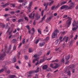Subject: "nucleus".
I'll use <instances>...</instances> for the list:
<instances>
[{
	"instance_id": "f257e3e1",
	"label": "nucleus",
	"mask_w": 78,
	"mask_h": 78,
	"mask_svg": "<svg viewBox=\"0 0 78 78\" xmlns=\"http://www.w3.org/2000/svg\"><path fill=\"white\" fill-rule=\"evenodd\" d=\"M78 27V22L77 21H74L73 23L72 30L73 31H75Z\"/></svg>"
},
{
	"instance_id": "f03ea898",
	"label": "nucleus",
	"mask_w": 78,
	"mask_h": 78,
	"mask_svg": "<svg viewBox=\"0 0 78 78\" xmlns=\"http://www.w3.org/2000/svg\"><path fill=\"white\" fill-rule=\"evenodd\" d=\"M6 50H7L6 48L5 50H2V52L4 53V54L0 55V60H1V61H2L4 60V57H5V53L6 52Z\"/></svg>"
},
{
	"instance_id": "7ed1b4c3",
	"label": "nucleus",
	"mask_w": 78,
	"mask_h": 78,
	"mask_svg": "<svg viewBox=\"0 0 78 78\" xmlns=\"http://www.w3.org/2000/svg\"><path fill=\"white\" fill-rule=\"evenodd\" d=\"M59 32L58 31V30L57 29L55 30L52 34V38H55V37H57V34Z\"/></svg>"
},
{
	"instance_id": "20e7f679",
	"label": "nucleus",
	"mask_w": 78,
	"mask_h": 78,
	"mask_svg": "<svg viewBox=\"0 0 78 78\" xmlns=\"http://www.w3.org/2000/svg\"><path fill=\"white\" fill-rule=\"evenodd\" d=\"M42 55V52H40L38 53V54L37 55V54H36L35 55H34V58H37V59H35L33 60V63H34L36 61H38V59H39V57H38V56H41Z\"/></svg>"
},
{
	"instance_id": "39448f33",
	"label": "nucleus",
	"mask_w": 78,
	"mask_h": 78,
	"mask_svg": "<svg viewBox=\"0 0 78 78\" xmlns=\"http://www.w3.org/2000/svg\"><path fill=\"white\" fill-rule=\"evenodd\" d=\"M72 22V18H68V20L66 21V23L68 25H67V27H69L70 26L71 24V22Z\"/></svg>"
},
{
	"instance_id": "423d86ee",
	"label": "nucleus",
	"mask_w": 78,
	"mask_h": 78,
	"mask_svg": "<svg viewBox=\"0 0 78 78\" xmlns=\"http://www.w3.org/2000/svg\"><path fill=\"white\" fill-rule=\"evenodd\" d=\"M39 68L38 67L37 68L36 70L30 71V72H29V74H31L32 73H34V72H35V73H37V72H39Z\"/></svg>"
},
{
	"instance_id": "0eeeda50",
	"label": "nucleus",
	"mask_w": 78,
	"mask_h": 78,
	"mask_svg": "<svg viewBox=\"0 0 78 78\" xmlns=\"http://www.w3.org/2000/svg\"><path fill=\"white\" fill-rule=\"evenodd\" d=\"M58 64H56L55 66L54 64H50V67L53 68V69H56V68H58Z\"/></svg>"
},
{
	"instance_id": "6e6552de",
	"label": "nucleus",
	"mask_w": 78,
	"mask_h": 78,
	"mask_svg": "<svg viewBox=\"0 0 78 78\" xmlns=\"http://www.w3.org/2000/svg\"><path fill=\"white\" fill-rule=\"evenodd\" d=\"M75 2H73L71 3L70 4V7H69L68 8V9H72V8H73V7H74V6H75Z\"/></svg>"
},
{
	"instance_id": "1a4fd4ad",
	"label": "nucleus",
	"mask_w": 78,
	"mask_h": 78,
	"mask_svg": "<svg viewBox=\"0 0 78 78\" xmlns=\"http://www.w3.org/2000/svg\"><path fill=\"white\" fill-rule=\"evenodd\" d=\"M48 3H44V6H46L45 7V8L44 9L43 11H46L47 10V6H48Z\"/></svg>"
},
{
	"instance_id": "9d476101",
	"label": "nucleus",
	"mask_w": 78,
	"mask_h": 78,
	"mask_svg": "<svg viewBox=\"0 0 78 78\" xmlns=\"http://www.w3.org/2000/svg\"><path fill=\"white\" fill-rule=\"evenodd\" d=\"M65 37H64L63 38H62V37H59V39L60 40V42H63V41H65Z\"/></svg>"
},
{
	"instance_id": "9b49d317",
	"label": "nucleus",
	"mask_w": 78,
	"mask_h": 78,
	"mask_svg": "<svg viewBox=\"0 0 78 78\" xmlns=\"http://www.w3.org/2000/svg\"><path fill=\"white\" fill-rule=\"evenodd\" d=\"M68 8V6L67 5H63L62 6L61 8V9H67Z\"/></svg>"
},
{
	"instance_id": "f8f14e48",
	"label": "nucleus",
	"mask_w": 78,
	"mask_h": 78,
	"mask_svg": "<svg viewBox=\"0 0 78 78\" xmlns=\"http://www.w3.org/2000/svg\"><path fill=\"white\" fill-rule=\"evenodd\" d=\"M65 73H67L68 75H69V76H70V75H71V73H70V71L69 70H66L65 71Z\"/></svg>"
},
{
	"instance_id": "ddd939ff",
	"label": "nucleus",
	"mask_w": 78,
	"mask_h": 78,
	"mask_svg": "<svg viewBox=\"0 0 78 78\" xmlns=\"http://www.w3.org/2000/svg\"><path fill=\"white\" fill-rule=\"evenodd\" d=\"M11 46H10L9 48V50L6 52V53H8L9 55L11 53V52H10V50H11Z\"/></svg>"
},
{
	"instance_id": "4468645a",
	"label": "nucleus",
	"mask_w": 78,
	"mask_h": 78,
	"mask_svg": "<svg viewBox=\"0 0 78 78\" xmlns=\"http://www.w3.org/2000/svg\"><path fill=\"white\" fill-rule=\"evenodd\" d=\"M35 17L36 18V20H38V19H39V18L40 17V15H39L38 13H36Z\"/></svg>"
},
{
	"instance_id": "2eb2a0df",
	"label": "nucleus",
	"mask_w": 78,
	"mask_h": 78,
	"mask_svg": "<svg viewBox=\"0 0 78 78\" xmlns=\"http://www.w3.org/2000/svg\"><path fill=\"white\" fill-rule=\"evenodd\" d=\"M31 15H32V13H31L30 14V15L29 16V17L30 18H31V19H34V16H35V14L33 13V16L31 17Z\"/></svg>"
},
{
	"instance_id": "dca6fc26",
	"label": "nucleus",
	"mask_w": 78,
	"mask_h": 78,
	"mask_svg": "<svg viewBox=\"0 0 78 78\" xmlns=\"http://www.w3.org/2000/svg\"><path fill=\"white\" fill-rule=\"evenodd\" d=\"M8 5H9V4L7 3L4 5H2L1 6L2 8H5V7H6V6H8Z\"/></svg>"
},
{
	"instance_id": "f3484780",
	"label": "nucleus",
	"mask_w": 78,
	"mask_h": 78,
	"mask_svg": "<svg viewBox=\"0 0 78 78\" xmlns=\"http://www.w3.org/2000/svg\"><path fill=\"white\" fill-rule=\"evenodd\" d=\"M45 44V43H40L39 44V45L40 47H42V46H43V45H44Z\"/></svg>"
},
{
	"instance_id": "a211bd4d",
	"label": "nucleus",
	"mask_w": 78,
	"mask_h": 78,
	"mask_svg": "<svg viewBox=\"0 0 78 78\" xmlns=\"http://www.w3.org/2000/svg\"><path fill=\"white\" fill-rule=\"evenodd\" d=\"M32 3H33L32 2H30V4H29V6L28 8V9H30V8H31Z\"/></svg>"
},
{
	"instance_id": "6ab92c4d",
	"label": "nucleus",
	"mask_w": 78,
	"mask_h": 78,
	"mask_svg": "<svg viewBox=\"0 0 78 78\" xmlns=\"http://www.w3.org/2000/svg\"><path fill=\"white\" fill-rule=\"evenodd\" d=\"M9 77L10 78H14L16 77L14 75H9Z\"/></svg>"
},
{
	"instance_id": "aec40b11",
	"label": "nucleus",
	"mask_w": 78,
	"mask_h": 78,
	"mask_svg": "<svg viewBox=\"0 0 78 78\" xmlns=\"http://www.w3.org/2000/svg\"><path fill=\"white\" fill-rule=\"evenodd\" d=\"M47 67H48L47 66L45 65L43 66V69H47Z\"/></svg>"
},
{
	"instance_id": "412c9836",
	"label": "nucleus",
	"mask_w": 78,
	"mask_h": 78,
	"mask_svg": "<svg viewBox=\"0 0 78 78\" xmlns=\"http://www.w3.org/2000/svg\"><path fill=\"white\" fill-rule=\"evenodd\" d=\"M44 61H45V59H41L39 63H42L43 62H44Z\"/></svg>"
},
{
	"instance_id": "4be33fe9",
	"label": "nucleus",
	"mask_w": 78,
	"mask_h": 78,
	"mask_svg": "<svg viewBox=\"0 0 78 78\" xmlns=\"http://www.w3.org/2000/svg\"><path fill=\"white\" fill-rule=\"evenodd\" d=\"M69 58H70V56L69 55H68L66 57V60H69Z\"/></svg>"
},
{
	"instance_id": "5701e85b",
	"label": "nucleus",
	"mask_w": 78,
	"mask_h": 78,
	"mask_svg": "<svg viewBox=\"0 0 78 78\" xmlns=\"http://www.w3.org/2000/svg\"><path fill=\"white\" fill-rule=\"evenodd\" d=\"M41 29H38V32L40 34H41Z\"/></svg>"
},
{
	"instance_id": "b1692460",
	"label": "nucleus",
	"mask_w": 78,
	"mask_h": 78,
	"mask_svg": "<svg viewBox=\"0 0 78 78\" xmlns=\"http://www.w3.org/2000/svg\"><path fill=\"white\" fill-rule=\"evenodd\" d=\"M45 17H46V15H45L42 18L41 21H43V20H44L45 19Z\"/></svg>"
},
{
	"instance_id": "393cba45",
	"label": "nucleus",
	"mask_w": 78,
	"mask_h": 78,
	"mask_svg": "<svg viewBox=\"0 0 78 78\" xmlns=\"http://www.w3.org/2000/svg\"><path fill=\"white\" fill-rule=\"evenodd\" d=\"M23 19H20L18 20V22H23Z\"/></svg>"
},
{
	"instance_id": "a878e982",
	"label": "nucleus",
	"mask_w": 78,
	"mask_h": 78,
	"mask_svg": "<svg viewBox=\"0 0 78 78\" xmlns=\"http://www.w3.org/2000/svg\"><path fill=\"white\" fill-rule=\"evenodd\" d=\"M12 62H16V58H14L12 60Z\"/></svg>"
},
{
	"instance_id": "bb28decb",
	"label": "nucleus",
	"mask_w": 78,
	"mask_h": 78,
	"mask_svg": "<svg viewBox=\"0 0 78 78\" xmlns=\"http://www.w3.org/2000/svg\"><path fill=\"white\" fill-rule=\"evenodd\" d=\"M48 39H49V37H47L45 39V41H48Z\"/></svg>"
},
{
	"instance_id": "cd10ccee",
	"label": "nucleus",
	"mask_w": 78,
	"mask_h": 78,
	"mask_svg": "<svg viewBox=\"0 0 78 78\" xmlns=\"http://www.w3.org/2000/svg\"><path fill=\"white\" fill-rule=\"evenodd\" d=\"M44 31H46V32H48V28L47 27H46V30H44Z\"/></svg>"
},
{
	"instance_id": "c85d7f7f",
	"label": "nucleus",
	"mask_w": 78,
	"mask_h": 78,
	"mask_svg": "<svg viewBox=\"0 0 78 78\" xmlns=\"http://www.w3.org/2000/svg\"><path fill=\"white\" fill-rule=\"evenodd\" d=\"M67 3L66 2H62L61 3V5H64V4H66V3Z\"/></svg>"
},
{
	"instance_id": "c756f323",
	"label": "nucleus",
	"mask_w": 78,
	"mask_h": 78,
	"mask_svg": "<svg viewBox=\"0 0 78 78\" xmlns=\"http://www.w3.org/2000/svg\"><path fill=\"white\" fill-rule=\"evenodd\" d=\"M52 19V17H49V18H47L48 20H49L50 21V20H51V19Z\"/></svg>"
},
{
	"instance_id": "7c9ffc66",
	"label": "nucleus",
	"mask_w": 78,
	"mask_h": 78,
	"mask_svg": "<svg viewBox=\"0 0 78 78\" xmlns=\"http://www.w3.org/2000/svg\"><path fill=\"white\" fill-rule=\"evenodd\" d=\"M67 33V31H65L64 32H61V34H65V33Z\"/></svg>"
},
{
	"instance_id": "2f4dec72",
	"label": "nucleus",
	"mask_w": 78,
	"mask_h": 78,
	"mask_svg": "<svg viewBox=\"0 0 78 78\" xmlns=\"http://www.w3.org/2000/svg\"><path fill=\"white\" fill-rule=\"evenodd\" d=\"M31 62H29L28 63V65L29 67H31Z\"/></svg>"
},
{
	"instance_id": "473e14b6",
	"label": "nucleus",
	"mask_w": 78,
	"mask_h": 78,
	"mask_svg": "<svg viewBox=\"0 0 78 78\" xmlns=\"http://www.w3.org/2000/svg\"><path fill=\"white\" fill-rule=\"evenodd\" d=\"M68 40H69V37H67L66 39V42H67L68 41Z\"/></svg>"
},
{
	"instance_id": "72a5a7b5",
	"label": "nucleus",
	"mask_w": 78,
	"mask_h": 78,
	"mask_svg": "<svg viewBox=\"0 0 78 78\" xmlns=\"http://www.w3.org/2000/svg\"><path fill=\"white\" fill-rule=\"evenodd\" d=\"M69 67L70 69H72V68H73V67H74V66H73V65H71L69 66Z\"/></svg>"
},
{
	"instance_id": "f704fd0d",
	"label": "nucleus",
	"mask_w": 78,
	"mask_h": 78,
	"mask_svg": "<svg viewBox=\"0 0 78 78\" xmlns=\"http://www.w3.org/2000/svg\"><path fill=\"white\" fill-rule=\"evenodd\" d=\"M18 2L20 3H22V2H24V1L23 0H19Z\"/></svg>"
},
{
	"instance_id": "c9c22d12",
	"label": "nucleus",
	"mask_w": 78,
	"mask_h": 78,
	"mask_svg": "<svg viewBox=\"0 0 78 78\" xmlns=\"http://www.w3.org/2000/svg\"><path fill=\"white\" fill-rule=\"evenodd\" d=\"M60 6V5H59L58 4V5L55 7V9H57V8H58Z\"/></svg>"
},
{
	"instance_id": "e433bc0d",
	"label": "nucleus",
	"mask_w": 78,
	"mask_h": 78,
	"mask_svg": "<svg viewBox=\"0 0 78 78\" xmlns=\"http://www.w3.org/2000/svg\"><path fill=\"white\" fill-rule=\"evenodd\" d=\"M27 3L26 2H24V3L23 4H22L23 6H25V5H27Z\"/></svg>"
},
{
	"instance_id": "4c0bfd02",
	"label": "nucleus",
	"mask_w": 78,
	"mask_h": 78,
	"mask_svg": "<svg viewBox=\"0 0 78 78\" xmlns=\"http://www.w3.org/2000/svg\"><path fill=\"white\" fill-rule=\"evenodd\" d=\"M61 62L62 63H64V58H63L62 59Z\"/></svg>"
},
{
	"instance_id": "58836bf2",
	"label": "nucleus",
	"mask_w": 78,
	"mask_h": 78,
	"mask_svg": "<svg viewBox=\"0 0 78 78\" xmlns=\"http://www.w3.org/2000/svg\"><path fill=\"white\" fill-rule=\"evenodd\" d=\"M59 41V39H57V40H56L55 41V43L56 44H58V42Z\"/></svg>"
},
{
	"instance_id": "ea45409f",
	"label": "nucleus",
	"mask_w": 78,
	"mask_h": 78,
	"mask_svg": "<svg viewBox=\"0 0 78 78\" xmlns=\"http://www.w3.org/2000/svg\"><path fill=\"white\" fill-rule=\"evenodd\" d=\"M24 58L25 59H28V56H27V55H25L24 56Z\"/></svg>"
},
{
	"instance_id": "a19ab883",
	"label": "nucleus",
	"mask_w": 78,
	"mask_h": 78,
	"mask_svg": "<svg viewBox=\"0 0 78 78\" xmlns=\"http://www.w3.org/2000/svg\"><path fill=\"white\" fill-rule=\"evenodd\" d=\"M77 37H78V35H76L75 37L74 38V39H75V40H76V39H77Z\"/></svg>"
},
{
	"instance_id": "79ce46f5",
	"label": "nucleus",
	"mask_w": 78,
	"mask_h": 78,
	"mask_svg": "<svg viewBox=\"0 0 78 78\" xmlns=\"http://www.w3.org/2000/svg\"><path fill=\"white\" fill-rule=\"evenodd\" d=\"M4 71V69H2L1 70H0V73H2V72H3Z\"/></svg>"
},
{
	"instance_id": "37998d69",
	"label": "nucleus",
	"mask_w": 78,
	"mask_h": 78,
	"mask_svg": "<svg viewBox=\"0 0 78 78\" xmlns=\"http://www.w3.org/2000/svg\"><path fill=\"white\" fill-rule=\"evenodd\" d=\"M26 27L28 29V30H30V27H29V26H26Z\"/></svg>"
},
{
	"instance_id": "c03bdc74",
	"label": "nucleus",
	"mask_w": 78,
	"mask_h": 78,
	"mask_svg": "<svg viewBox=\"0 0 78 78\" xmlns=\"http://www.w3.org/2000/svg\"><path fill=\"white\" fill-rule=\"evenodd\" d=\"M10 16V15L9 14H6L4 15V16L5 17H7V16Z\"/></svg>"
},
{
	"instance_id": "a18cd8bd",
	"label": "nucleus",
	"mask_w": 78,
	"mask_h": 78,
	"mask_svg": "<svg viewBox=\"0 0 78 78\" xmlns=\"http://www.w3.org/2000/svg\"><path fill=\"white\" fill-rule=\"evenodd\" d=\"M32 51H33V50H32L31 49H29V52L30 53H31V52H32Z\"/></svg>"
},
{
	"instance_id": "49530a36",
	"label": "nucleus",
	"mask_w": 78,
	"mask_h": 78,
	"mask_svg": "<svg viewBox=\"0 0 78 78\" xmlns=\"http://www.w3.org/2000/svg\"><path fill=\"white\" fill-rule=\"evenodd\" d=\"M39 39H38L37 40L36 42H35V43L37 44V43H38V42H39Z\"/></svg>"
},
{
	"instance_id": "de8ad7c7",
	"label": "nucleus",
	"mask_w": 78,
	"mask_h": 78,
	"mask_svg": "<svg viewBox=\"0 0 78 78\" xmlns=\"http://www.w3.org/2000/svg\"><path fill=\"white\" fill-rule=\"evenodd\" d=\"M69 61H66L65 64L67 65V64H68L69 63Z\"/></svg>"
},
{
	"instance_id": "09e8293b",
	"label": "nucleus",
	"mask_w": 78,
	"mask_h": 78,
	"mask_svg": "<svg viewBox=\"0 0 78 78\" xmlns=\"http://www.w3.org/2000/svg\"><path fill=\"white\" fill-rule=\"evenodd\" d=\"M27 77H28L29 78H31V77H32V76L30 75L28 76H27Z\"/></svg>"
},
{
	"instance_id": "8fccbe9b",
	"label": "nucleus",
	"mask_w": 78,
	"mask_h": 78,
	"mask_svg": "<svg viewBox=\"0 0 78 78\" xmlns=\"http://www.w3.org/2000/svg\"><path fill=\"white\" fill-rule=\"evenodd\" d=\"M12 36V35H11L9 37V39H11V37Z\"/></svg>"
},
{
	"instance_id": "3c124183",
	"label": "nucleus",
	"mask_w": 78,
	"mask_h": 78,
	"mask_svg": "<svg viewBox=\"0 0 78 78\" xmlns=\"http://www.w3.org/2000/svg\"><path fill=\"white\" fill-rule=\"evenodd\" d=\"M22 43H20V44L19 45L18 47L19 48L20 47H21V45H22Z\"/></svg>"
},
{
	"instance_id": "603ef678",
	"label": "nucleus",
	"mask_w": 78,
	"mask_h": 78,
	"mask_svg": "<svg viewBox=\"0 0 78 78\" xmlns=\"http://www.w3.org/2000/svg\"><path fill=\"white\" fill-rule=\"evenodd\" d=\"M44 10H43V11H42V13H41V15H42V16H43V15H44Z\"/></svg>"
},
{
	"instance_id": "864d4df0",
	"label": "nucleus",
	"mask_w": 78,
	"mask_h": 78,
	"mask_svg": "<svg viewBox=\"0 0 78 78\" xmlns=\"http://www.w3.org/2000/svg\"><path fill=\"white\" fill-rule=\"evenodd\" d=\"M25 20H27L28 21V18L27 17H26V16L25 17Z\"/></svg>"
},
{
	"instance_id": "5fc2aeb1",
	"label": "nucleus",
	"mask_w": 78,
	"mask_h": 78,
	"mask_svg": "<svg viewBox=\"0 0 78 78\" xmlns=\"http://www.w3.org/2000/svg\"><path fill=\"white\" fill-rule=\"evenodd\" d=\"M49 54H50V51L48 52L47 53V54H46V55L47 56H48V55H49Z\"/></svg>"
},
{
	"instance_id": "6e6d98bb",
	"label": "nucleus",
	"mask_w": 78,
	"mask_h": 78,
	"mask_svg": "<svg viewBox=\"0 0 78 78\" xmlns=\"http://www.w3.org/2000/svg\"><path fill=\"white\" fill-rule=\"evenodd\" d=\"M51 75V74H49L47 76H48V77H49V76H50V77Z\"/></svg>"
},
{
	"instance_id": "4d7b16f0",
	"label": "nucleus",
	"mask_w": 78,
	"mask_h": 78,
	"mask_svg": "<svg viewBox=\"0 0 78 78\" xmlns=\"http://www.w3.org/2000/svg\"><path fill=\"white\" fill-rule=\"evenodd\" d=\"M67 16V15H64L63 16V18H66V17Z\"/></svg>"
},
{
	"instance_id": "13d9d810",
	"label": "nucleus",
	"mask_w": 78,
	"mask_h": 78,
	"mask_svg": "<svg viewBox=\"0 0 78 78\" xmlns=\"http://www.w3.org/2000/svg\"><path fill=\"white\" fill-rule=\"evenodd\" d=\"M27 12H31V11H30V10L28 9V10L27 11Z\"/></svg>"
},
{
	"instance_id": "bf43d9fd",
	"label": "nucleus",
	"mask_w": 78,
	"mask_h": 78,
	"mask_svg": "<svg viewBox=\"0 0 78 78\" xmlns=\"http://www.w3.org/2000/svg\"><path fill=\"white\" fill-rule=\"evenodd\" d=\"M72 72L73 73H75V69H72Z\"/></svg>"
},
{
	"instance_id": "052dcab7",
	"label": "nucleus",
	"mask_w": 78,
	"mask_h": 78,
	"mask_svg": "<svg viewBox=\"0 0 78 78\" xmlns=\"http://www.w3.org/2000/svg\"><path fill=\"white\" fill-rule=\"evenodd\" d=\"M10 13L11 14H13L14 13V12H11Z\"/></svg>"
},
{
	"instance_id": "680f3d73",
	"label": "nucleus",
	"mask_w": 78,
	"mask_h": 78,
	"mask_svg": "<svg viewBox=\"0 0 78 78\" xmlns=\"http://www.w3.org/2000/svg\"><path fill=\"white\" fill-rule=\"evenodd\" d=\"M11 5H12V6L13 7H15V5L14 4H11Z\"/></svg>"
},
{
	"instance_id": "e2e57ef3",
	"label": "nucleus",
	"mask_w": 78,
	"mask_h": 78,
	"mask_svg": "<svg viewBox=\"0 0 78 78\" xmlns=\"http://www.w3.org/2000/svg\"><path fill=\"white\" fill-rule=\"evenodd\" d=\"M12 21H13V22H16V19H13Z\"/></svg>"
},
{
	"instance_id": "0e129e2a",
	"label": "nucleus",
	"mask_w": 78,
	"mask_h": 78,
	"mask_svg": "<svg viewBox=\"0 0 78 78\" xmlns=\"http://www.w3.org/2000/svg\"><path fill=\"white\" fill-rule=\"evenodd\" d=\"M55 61V62H58V59H56Z\"/></svg>"
},
{
	"instance_id": "69168bd1",
	"label": "nucleus",
	"mask_w": 78,
	"mask_h": 78,
	"mask_svg": "<svg viewBox=\"0 0 78 78\" xmlns=\"http://www.w3.org/2000/svg\"><path fill=\"white\" fill-rule=\"evenodd\" d=\"M57 13H55L54 14V16H57Z\"/></svg>"
},
{
	"instance_id": "338daca9",
	"label": "nucleus",
	"mask_w": 78,
	"mask_h": 78,
	"mask_svg": "<svg viewBox=\"0 0 78 78\" xmlns=\"http://www.w3.org/2000/svg\"><path fill=\"white\" fill-rule=\"evenodd\" d=\"M78 5H77V6L76 7V9H78Z\"/></svg>"
},
{
	"instance_id": "774afa93",
	"label": "nucleus",
	"mask_w": 78,
	"mask_h": 78,
	"mask_svg": "<svg viewBox=\"0 0 78 78\" xmlns=\"http://www.w3.org/2000/svg\"><path fill=\"white\" fill-rule=\"evenodd\" d=\"M34 78H37V75H36V76L34 77Z\"/></svg>"
}]
</instances>
